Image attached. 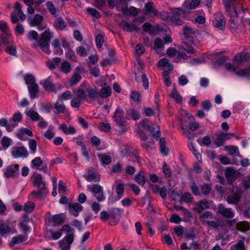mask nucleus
I'll list each match as a JSON object with an SVG mask.
<instances>
[{
	"label": "nucleus",
	"instance_id": "obj_45",
	"mask_svg": "<svg viewBox=\"0 0 250 250\" xmlns=\"http://www.w3.org/2000/svg\"><path fill=\"white\" fill-rule=\"evenodd\" d=\"M54 127L50 125L44 133V137L48 140H51L54 137Z\"/></svg>",
	"mask_w": 250,
	"mask_h": 250
},
{
	"label": "nucleus",
	"instance_id": "obj_7",
	"mask_svg": "<svg viewBox=\"0 0 250 250\" xmlns=\"http://www.w3.org/2000/svg\"><path fill=\"white\" fill-rule=\"evenodd\" d=\"M110 218L112 220L110 221L109 224L111 226L116 225L120 221L123 210L120 208H111L109 209Z\"/></svg>",
	"mask_w": 250,
	"mask_h": 250
},
{
	"label": "nucleus",
	"instance_id": "obj_27",
	"mask_svg": "<svg viewBox=\"0 0 250 250\" xmlns=\"http://www.w3.org/2000/svg\"><path fill=\"white\" fill-rule=\"evenodd\" d=\"M240 195L237 193L229 195L226 199V201L229 204L236 205L240 201Z\"/></svg>",
	"mask_w": 250,
	"mask_h": 250
},
{
	"label": "nucleus",
	"instance_id": "obj_26",
	"mask_svg": "<svg viewBox=\"0 0 250 250\" xmlns=\"http://www.w3.org/2000/svg\"><path fill=\"white\" fill-rule=\"evenodd\" d=\"M86 92L87 93V96L92 100H97L99 98V95L96 88H87Z\"/></svg>",
	"mask_w": 250,
	"mask_h": 250
},
{
	"label": "nucleus",
	"instance_id": "obj_62",
	"mask_svg": "<svg viewBox=\"0 0 250 250\" xmlns=\"http://www.w3.org/2000/svg\"><path fill=\"white\" fill-rule=\"evenodd\" d=\"M157 188H158V191H155V193L159 192L161 198L163 199H165L167 197V188L165 187H163L161 188L157 187Z\"/></svg>",
	"mask_w": 250,
	"mask_h": 250
},
{
	"label": "nucleus",
	"instance_id": "obj_13",
	"mask_svg": "<svg viewBox=\"0 0 250 250\" xmlns=\"http://www.w3.org/2000/svg\"><path fill=\"white\" fill-rule=\"evenodd\" d=\"M40 84L42 86L45 91H49L57 93V90L55 85L51 80V77H49L47 79L40 82Z\"/></svg>",
	"mask_w": 250,
	"mask_h": 250
},
{
	"label": "nucleus",
	"instance_id": "obj_17",
	"mask_svg": "<svg viewBox=\"0 0 250 250\" xmlns=\"http://www.w3.org/2000/svg\"><path fill=\"white\" fill-rule=\"evenodd\" d=\"M209 208V203L207 200H201L198 202L194 207V210L199 213H200L203 210Z\"/></svg>",
	"mask_w": 250,
	"mask_h": 250
},
{
	"label": "nucleus",
	"instance_id": "obj_42",
	"mask_svg": "<svg viewBox=\"0 0 250 250\" xmlns=\"http://www.w3.org/2000/svg\"><path fill=\"white\" fill-rule=\"evenodd\" d=\"M134 180L138 184L144 186L146 183V178L145 175L138 173L135 175Z\"/></svg>",
	"mask_w": 250,
	"mask_h": 250
},
{
	"label": "nucleus",
	"instance_id": "obj_4",
	"mask_svg": "<svg viewBox=\"0 0 250 250\" xmlns=\"http://www.w3.org/2000/svg\"><path fill=\"white\" fill-rule=\"evenodd\" d=\"M229 4V7L225 9L229 16L237 17L242 10L244 11L242 3L236 0H230Z\"/></svg>",
	"mask_w": 250,
	"mask_h": 250
},
{
	"label": "nucleus",
	"instance_id": "obj_60",
	"mask_svg": "<svg viewBox=\"0 0 250 250\" xmlns=\"http://www.w3.org/2000/svg\"><path fill=\"white\" fill-rule=\"evenodd\" d=\"M195 31L192 28L185 26L183 27V34L185 37H188L190 35H193L195 34Z\"/></svg>",
	"mask_w": 250,
	"mask_h": 250
},
{
	"label": "nucleus",
	"instance_id": "obj_19",
	"mask_svg": "<svg viewBox=\"0 0 250 250\" xmlns=\"http://www.w3.org/2000/svg\"><path fill=\"white\" fill-rule=\"evenodd\" d=\"M104 87L101 88L98 94L99 97L105 98L111 95V88L106 83H104Z\"/></svg>",
	"mask_w": 250,
	"mask_h": 250
},
{
	"label": "nucleus",
	"instance_id": "obj_16",
	"mask_svg": "<svg viewBox=\"0 0 250 250\" xmlns=\"http://www.w3.org/2000/svg\"><path fill=\"white\" fill-rule=\"evenodd\" d=\"M141 115L138 111L134 108H130L126 111L125 118L127 120L132 119L137 121L140 119Z\"/></svg>",
	"mask_w": 250,
	"mask_h": 250
},
{
	"label": "nucleus",
	"instance_id": "obj_24",
	"mask_svg": "<svg viewBox=\"0 0 250 250\" xmlns=\"http://www.w3.org/2000/svg\"><path fill=\"white\" fill-rule=\"evenodd\" d=\"M25 114L33 121L43 120L42 117H41L37 112L33 110L32 109H30L28 111H26Z\"/></svg>",
	"mask_w": 250,
	"mask_h": 250
},
{
	"label": "nucleus",
	"instance_id": "obj_6",
	"mask_svg": "<svg viewBox=\"0 0 250 250\" xmlns=\"http://www.w3.org/2000/svg\"><path fill=\"white\" fill-rule=\"evenodd\" d=\"M186 11L181 8H175L171 13L170 20L177 25H182L184 23L183 19Z\"/></svg>",
	"mask_w": 250,
	"mask_h": 250
},
{
	"label": "nucleus",
	"instance_id": "obj_25",
	"mask_svg": "<svg viewBox=\"0 0 250 250\" xmlns=\"http://www.w3.org/2000/svg\"><path fill=\"white\" fill-rule=\"evenodd\" d=\"M119 182L120 183H118L116 187V190L118 194V197L114 201H111L112 204H113L114 201L119 200L123 196L124 191V186L121 180H119Z\"/></svg>",
	"mask_w": 250,
	"mask_h": 250
},
{
	"label": "nucleus",
	"instance_id": "obj_50",
	"mask_svg": "<svg viewBox=\"0 0 250 250\" xmlns=\"http://www.w3.org/2000/svg\"><path fill=\"white\" fill-rule=\"evenodd\" d=\"M9 37L10 34L8 33V31L4 32H2L0 38L2 42V43L4 45H7V44L12 42L9 41Z\"/></svg>",
	"mask_w": 250,
	"mask_h": 250
},
{
	"label": "nucleus",
	"instance_id": "obj_23",
	"mask_svg": "<svg viewBox=\"0 0 250 250\" xmlns=\"http://www.w3.org/2000/svg\"><path fill=\"white\" fill-rule=\"evenodd\" d=\"M236 171L232 168H229L225 172V177L229 182H232L235 180Z\"/></svg>",
	"mask_w": 250,
	"mask_h": 250
},
{
	"label": "nucleus",
	"instance_id": "obj_46",
	"mask_svg": "<svg viewBox=\"0 0 250 250\" xmlns=\"http://www.w3.org/2000/svg\"><path fill=\"white\" fill-rule=\"evenodd\" d=\"M34 208V204L31 202H28L24 205L23 209L26 212L30 213L33 211Z\"/></svg>",
	"mask_w": 250,
	"mask_h": 250
},
{
	"label": "nucleus",
	"instance_id": "obj_1",
	"mask_svg": "<svg viewBox=\"0 0 250 250\" xmlns=\"http://www.w3.org/2000/svg\"><path fill=\"white\" fill-rule=\"evenodd\" d=\"M27 38L31 41H35L37 42L33 43L31 46L33 48L40 47L42 51L47 55L51 53L49 49V42L53 36L51 34L49 29H47L43 32L39 39L38 32L35 30H30L27 35Z\"/></svg>",
	"mask_w": 250,
	"mask_h": 250
},
{
	"label": "nucleus",
	"instance_id": "obj_8",
	"mask_svg": "<svg viewBox=\"0 0 250 250\" xmlns=\"http://www.w3.org/2000/svg\"><path fill=\"white\" fill-rule=\"evenodd\" d=\"M88 190L93 193L95 197L99 202L105 200L103 188L98 184H94L92 186H88Z\"/></svg>",
	"mask_w": 250,
	"mask_h": 250
},
{
	"label": "nucleus",
	"instance_id": "obj_38",
	"mask_svg": "<svg viewBox=\"0 0 250 250\" xmlns=\"http://www.w3.org/2000/svg\"><path fill=\"white\" fill-rule=\"evenodd\" d=\"M236 74L240 77L250 78V68L239 70L236 71Z\"/></svg>",
	"mask_w": 250,
	"mask_h": 250
},
{
	"label": "nucleus",
	"instance_id": "obj_55",
	"mask_svg": "<svg viewBox=\"0 0 250 250\" xmlns=\"http://www.w3.org/2000/svg\"><path fill=\"white\" fill-rule=\"evenodd\" d=\"M76 94L77 98L80 100H85L87 97L85 91L81 88L77 89Z\"/></svg>",
	"mask_w": 250,
	"mask_h": 250
},
{
	"label": "nucleus",
	"instance_id": "obj_54",
	"mask_svg": "<svg viewBox=\"0 0 250 250\" xmlns=\"http://www.w3.org/2000/svg\"><path fill=\"white\" fill-rule=\"evenodd\" d=\"M192 142V141H190L189 144L188 145L189 149L193 152V154L198 160L201 159V155L198 153L197 150L195 149V147Z\"/></svg>",
	"mask_w": 250,
	"mask_h": 250
},
{
	"label": "nucleus",
	"instance_id": "obj_39",
	"mask_svg": "<svg viewBox=\"0 0 250 250\" xmlns=\"http://www.w3.org/2000/svg\"><path fill=\"white\" fill-rule=\"evenodd\" d=\"M200 188L201 193H202L205 195H208L211 190V187L210 184L204 183L200 187Z\"/></svg>",
	"mask_w": 250,
	"mask_h": 250
},
{
	"label": "nucleus",
	"instance_id": "obj_61",
	"mask_svg": "<svg viewBox=\"0 0 250 250\" xmlns=\"http://www.w3.org/2000/svg\"><path fill=\"white\" fill-rule=\"evenodd\" d=\"M95 42L97 47L98 48H101L102 46L103 43L104 42V38L101 34H98L95 38Z\"/></svg>",
	"mask_w": 250,
	"mask_h": 250
},
{
	"label": "nucleus",
	"instance_id": "obj_14",
	"mask_svg": "<svg viewBox=\"0 0 250 250\" xmlns=\"http://www.w3.org/2000/svg\"><path fill=\"white\" fill-rule=\"evenodd\" d=\"M214 20L212 21L213 25L219 29H222L226 23L223 15L221 13H218L214 15Z\"/></svg>",
	"mask_w": 250,
	"mask_h": 250
},
{
	"label": "nucleus",
	"instance_id": "obj_33",
	"mask_svg": "<svg viewBox=\"0 0 250 250\" xmlns=\"http://www.w3.org/2000/svg\"><path fill=\"white\" fill-rule=\"evenodd\" d=\"M160 151L164 156L168 155V151L166 148V142L164 137L159 139Z\"/></svg>",
	"mask_w": 250,
	"mask_h": 250
},
{
	"label": "nucleus",
	"instance_id": "obj_58",
	"mask_svg": "<svg viewBox=\"0 0 250 250\" xmlns=\"http://www.w3.org/2000/svg\"><path fill=\"white\" fill-rule=\"evenodd\" d=\"M123 170V167L121 164L117 163L114 165L110 170V173H121Z\"/></svg>",
	"mask_w": 250,
	"mask_h": 250
},
{
	"label": "nucleus",
	"instance_id": "obj_28",
	"mask_svg": "<svg viewBox=\"0 0 250 250\" xmlns=\"http://www.w3.org/2000/svg\"><path fill=\"white\" fill-rule=\"evenodd\" d=\"M27 239V238L25 236L21 234L18 235L17 236L14 237L11 239V241L9 243V246L10 247H13L15 244L20 243L26 240Z\"/></svg>",
	"mask_w": 250,
	"mask_h": 250
},
{
	"label": "nucleus",
	"instance_id": "obj_43",
	"mask_svg": "<svg viewBox=\"0 0 250 250\" xmlns=\"http://www.w3.org/2000/svg\"><path fill=\"white\" fill-rule=\"evenodd\" d=\"M192 199V195L190 193L187 192L184 194H181L180 199L179 201L181 202H184L187 203L191 202Z\"/></svg>",
	"mask_w": 250,
	"mask_h": 250
},
{
	"label": "nucleus",
	"instance_id": "obj_12",
	"mask_svg": "<svg viewBox=\"0 0 250 250\" xmlns=\"http://www.w3.org/2000/svg\"><path fill=\"white\" fill-rule=\"evenodd\" d=\"M66 216L64 213H61L52 215L49 219V221L52 223L53 227L60 226L65 222Z\"/></svg>",
	"mask_w": 250,
	"mask_h": 250
},
{
	"label": "nucleus",
	"instance_id": "obj_5",
	"mask_svg": "<svg viewBox=\"0 0 250 250\" xmlns=\"http://www.w3.org/2000/svg\"><path fill=\"white\" fill-rule=\"evenodd\" d=\"M125 118V112L120 107H117L112 116V119L116 125L119 127H125L127 125V122Z\"/></svg>",
	"mask_w": 250,
	"mask_h": 250
},
{
	"label": "nucleus",
	"instance_id": "obj_48",
	"mask_svg": "<svg viewBox=\"0 0 250 250\" xmlns=\"http://www.w3.org/2000/svg\"><path fill=\"white\" fill-rule=\"evenodd\" d=\"M247 60L246 55L244 53L236 54L234 58V61L238 63H241Z\"/></svg>",
	"mask_w": 250,
	"mask_h": 250
},
{
	"label": "nucleus",
	"instance_id": "obj_49",
	"mask_svg": "<svg viewBox=\"0 0 250 250\" xmlns=\"http://www.w3.org/2000/svg\"><path fill=\"white\" fill-rule=\"evenodd\" d=\"M190 189L192 193L195 196H201V192L199 188L198 187L197 184L194 181L191 183L190 186Z\"/></svg>",
	"mask_w": 250,
	"mask_h": 250
},
{
	"label": "nucleus",
	"instance_id": "obj_63",
	"mask_svg": "<svg viewBox=\"0 0 250 250\" xmlns=\"http://www.w3.org/2000/svg\"><path fill=\"white\" fill-rule=\"evenodd\" d=\"M51 238L53 240H57L60 238L62 235V230L53 231L50 230Z\"/></svg>",
	"mask_w": 250,
	"mask_h": 250
},
{
	"label": "nucleus",
	"instance_id": "obj_40",
	"mask_svg": "<svg viewBox=\"0 0 250 250\" xmlns=\"http://www.w3.org/2000/svg\"><path fill=\"white\" fill-rule=\"evenodd\" d=\"M82 79L81 75L78 72L75 73L69 81V84L71 86L76 85Z\"/></svg>",
	"mask_w": 250,
	"mask_h": 250
},
{
	"label": "nucleus",
	"instance_id": "obj_37",
	"mask_svg": "<svg viewBox=\"0 0 250 250\" xmlns=\"http://www.w3.org/2000/svg\"><path fill=\"white\" fill-rule=\"evenodd\" d=\"M60 68L61 71L64 73L70 72L72 69L71 64L66 61L62 62Z\"/></svg>",
	"mask_w": 250,
	"mask_h": 250
},
{
	"label": "nucleus",
	"instance_id": "obj_10",
	"mask_svg": "<svg viewBox=\"0 0 250 250\" xmlns=\"http://www.w3.org/2000/svg\"><path fill=\"white\" fill-rule=\"evenodd\" d=\"M217 213L227 219H231L234 216L232 209L231 208H226L222 204L218 205Z\"/></svg>",
	"mask_w": 250,
	"mask_h": 250
},
{
	"label": "nucleus",
	"instance_id": "obj_3",
	"mask_svg": "<svg viewBox=\"0 0 250 250\" xmlns=\"http://www.w3.org/2000/svg\"><path fill=\"white\" fill-rule=\"evenodd\" d=\"M139 125H141L144 129L149 131L152 134L153 137L156 138L157 140L160 138L161 132L159 126L150 123L148 119L142 120Z\"/></svg>",
	"mask_w": 250,
	"mask_h": 250
},
{
	"label": "nucleus",
	"instance_id": "obj_22",
	"mask_svg": "<svg viewBox=\"0 0 250 250\" xmlns=\"http://www.w3.org/2000/svg\"><path fill=\"white\" fill-rule=\"evenodd\" d=\"M59 128L62 131L65 135H73L76 132L75 128L72 126L67 127V125L65 124L61 125Z\"/></svg>",
	"mask_w": 250,
	"mask_h": 250
},
{
	"label": "nucleus",
	"instance_id": "obj_35",
	"mask_svg": "<svg viewBox=\"0 0 250 250\" xmlns=\"http://www.w3.org/2000/svg\"><path fill=\"white\" fill-rule=\"evenodd\" d=\"M56 28L63 30L66 26V24L62 17H59L56 19L54 22Z\"/></svg>",
	"mask_w": 250,
	"mask_h": 250
},
{
	"label": "nucleus",
	"instance_id": "obj_51",
	"mask_svg": "<svg viewBox=\"0 0 250 250\" xmlns=\"http://www.w3.org/2000/svg\"><path fill=\"white\" fill-rule=\"evenodd\" d=\"M99 129L105 132H108L111 130V126L109 124L100 123L99 124Z\"/></svg>",
	"mask_w": 250,
	"mask_h": 250
},
{
	"label": "nucleus",
	"instance_id": "obj_11",
	"mask_svg": "<svg viewBox=\"0 0 250 250\" xmlns=\"http://www.w3.org/2000/svg\"><path fill=\"white\" fill-rule=\"evenodd\" d=\"M19 166L18 164L11 165L8 167L4 172V175L7 178L17 177L19 175Z\"/></svg>",
	"mask_w": 250,
	"mask_h": 250
},
{
	"label": "nucleus",
	"instance_id": "obj_64",
	"mask_svg": "<svg viewBox=\"0 0 250 250\" xmlns=\"http://www.w3.org/2000/svg\"><path fill=\"white\" fill-rule=\"evenodd\" d=\"M77 53L81 57H85L87 53L85 48L83 46H79L76 49Z\"/></svg>",
	"mask_w": 250,
	"mask_h": 250
},
{
	"label": "nucleus",
	"instance_id": "obj_18",
	"mask_svg": "<svg viewBox=\"0 0 250 250\" xmlns=\"http://www.w3.org/2000/svg\"><path fill=\"white\" fill-rule=\"evenodd\" d=\"M28 90L31 99L38 97L39 90L38 85L36 83L28 86Z\"/></svg>",
	"mask_w": 250,
	"mask_h": 250
},
{
	"label": "nucleus",
	"instance_id": "obj_44",
	"mask_svg": "<svg viewBox=\"0 0 250 250\" xmlns=\"http://www.w3.org/2000/svg\"><path fill=\"white\" fill-rule=\"evenodd\" d=\"M228 57L225 56H222L218 60H216L213 63V67L218 68L222 65L227 60Z\"/></svg>",
	"mask_w": 250,
	"mask_h": 250
},
{
	"label": "nucleus",
	"instance_id": "obj_21",
	"mask_svg": "<svg viewBox=\"0 0 250 250\" xmlns=\"http://www.w3.org/2000/svg\"><path fill=\"white\" fill-rule=\"evenodd\" d=\"M120 25L122 26V29L126 32H132L138 30L137 25L133 24H130L125 21H122L120 23Z\"/></svg>",
	"mask_w": 250,
	"mask_h": 250
},
{
	"label": "nucleus",
	"instance_id": "obj_2",
	"mask_svg": "<svg viewBox=\"0 0 250 250\" xmlns=\"http://www.w3.org/2000/svg\"><path fill=\"white\" fill-rule=\"evenodd\" d=\"M33 185L38 188L37 190L31 192V195L37 198H42L46 196L47 191L45 182L41 174L37 173L33 177Z\"/></svg>",
	"mask_w": 250,
	"mask_h": 250
},
{
	"label": "nucleus",
	"instance_id": "obj_15",
	"mask_svg": "<svg viewBox=\"0 0 250 250\" xmlns=\"http://www.w3.org/2000/svg\"><path fill=\"white\" fill-rule=\"evenodd\" d=\"M68 209L72 215L75 217H77L79 215V212L82 211L83 207L78 203H69L68 204Z\"/></svg>",
	"mask_w": 250,
	"mask_h": 250
},
{
	"label": "nucleus",
	"instance_id": "obj_53",
	"mask_svg": "<svg viewBox=\"0 0 250 250\" xmlns=\"http://www.w3.org/2000/svg\"><path fill=\"white\" fill-rule=\"evenodd\" d=\"M59 100L61 101L67 100L71 98L72 95L70 91L66 90L61 95L58 96Z\"/></svg>",
	"mask_w": 250,
	"mask_h": 250
},
{
	"label": "nucleus",
	"instance_id": "obj_36",
	"mask_svg": "<svg viewBox=\"0 0 250 250\" xmlns=\"http://www.w3.org/2000/svg\"><path fill=\"white\" fill-rule=\"evenodd\" d=\"M43 19V18L42 16L39 14H36L35 17L30 20L29 22L30 25L31 26L39 25L42 21Z\"/></svg>",
	"mask_w": 250,
	"mask_h": 250
},
{
	"label": "nucleus",
	"instance_id": "obj_30",
	"mask_svg": "<svg viewBox=\"0 0 250 250\" xmlns=\"http://www.w3.org/2000/svg\"><path fill=\"white\" fill-rule=\"evenodd\" d=\"M5 45L6 46V48H5V51L7 53L13 56H16L17 53L16 47L15 45H14L13 42Z\"/></svg>",
	"mask_w": 250,
	"mask_h": 250
},
{
	"label": "nucleus",
	"instance_id": "obj_57",
	"mask_svg": "<svg viewBox=\"0 0 250 250\" xmlns=\"http://www.w3.org/2000/svg\"><path fill=\"white\" fill-rule=\"evenodd\" d=\"M65 56L66 58L69 60H70L74 62H77L76 56L75 55L74 52L71 49H69L65 53Z\"/></svg>",
	"mask_w": 250,
	"mask_h": 250
},
{
	"label": "nucleus",
	"instance_id": "obj_31",
	"mask_svg": "<svg viewBox=\"0 0 250 250\" xmlns=\"http://www.w3.org/2000/svg\"><path fill=\"white\" fill-rule=\"evenodd\" d=\"M170 96L173 98L177 103L181 104L182 103V97L177 90L175 85H173V88Z\"/></svg>",
	"mask_w": 250,
	"mask_h": 250
},
{
	"label": "nucleus",
	"instance_id": "obj_29",
	"mask_svg": "<svg viewBox=\"0 0 250 250\" xmlns=\"http://www.w3.org/2000/svg\"><path fill=\"white\" fill-rule=\"evenodd\" d=\"M122 12L125 15L127 16H134L137 15L138 12L137 9L134 6H130L129 8L127 7H123L122 8Z\"/></svg>",
	"mask_w": 250,
	"mask_h": 250
},
{
	"label": "nucleus",
	"instance_id": "obj_52",
	"mask_svg": "<svg viewBox=\"0 0 250 250\" xmlns=\"http://www.w3.org/2000/svg\"><path fill=\"white\" fill-rule=\"evenodd\" d=\"M86 10L89 14L91 15L95 18L99 19L101 17V15L100 12L98 11L96 9L88 7L87 8Z\"/></svg>",
	"mask_w": 250,
	"mask_h": 250
},
{
	"label": "nucleus",
	"instance_id": "obj_32",
	"mask_svg": "<svg viewBox=\"0 0 250 250\" xmlns=\"http://www.w3.org/2000/svg\"><path fill=\"white\" fill-rule=\"evenodd\" d=\"M54 108L56 110L55 113L57 114L59 113H63L65 112V105L64 104L59 100L54 104Z\"/></svg>",
	"mask_w": 250,
	"mask_h": 250
},
{
	"label": "nucleus",
	"instance_id": "obj_47",
	"mask_svg": "<svg viewBox=\"0 0 250 250\" xmlns=\"http://www.w3.org/2000/svg\"><path fill=\"white\" fill-rule=\"evenodd\" d=\"M11 230V228L8 225H4L3 223H0V234L3 236L4 234L9 233Z\"/></svg>",
	"mask_w": 250,
	"mask_h": 250
},
{
	"label": "nucleus",
	"instance_id": "obj_20",
	"mask_svg": "<svg viewBox=\"0 0 250 250\" xmlns=\"http://www.w3.org/2000/svg\"><path fill=\"white\" fill-rule=\"evenodd\" d=\"M0 125L5 127L7 131L11 132L17 125V124L8 123L7 119L2 118L0 119Z\"/></svg>",
	"mask_w": 250,
	"mask_h": 250
},
{
	"label": "nucleus",
	"instance_id": "obj_41",
	"mask_svg": "<svg viewBox=\"0 0 250 250\" xmlns=\"http://www.w3.org/2000/svg\"><path fill=\"white\" fill-rule=\"evenodd\" d=\"M32 167L39 169L40 166L43 165V161L40 157H37L33 159L31 162Z\"/></svg>",
	"mask_w": 250,
	"mask_h": 250
},
{
	"label": "nucleus",
	"instance_id": "obj_34",
	"mask_svg": "<svg viewBox=\"0 0 250 250\" xmlns=\"http://www.w3.org/2000/svg\"><path fill=\"white\" fill-rule=\"evenodd\" d=\"M88 182H98L100 180V175L95 172H92L88 174H84L83 176Z\"/></svg>",
	"mask_w": 250,
	"mask_h": 250
},
{
	"label": "nucleus",
	"instance_id": "obj_9",
	"mask_svg": "<svg viewBox=\"0 0 250 250\" xmlns=\"http://www.w3.org/2000/svg\"><path fill=\"white\" fill-rule=\"evenodd\" d=\"M11 155L15 158H25L28 156V152L24 146L14 147L11 151Z\"/></svg>",
	"mask_w": 250,
	"mask_h": 250
},
{
	"label": "nucleus",
	"instance_id": "obj_59",
	"mask_svg": "<svg viewBox=\"0 0 250 250\" xmlns=\"http://www.w3.org/2000/svg\"><path fill=\"white\" fill-rule=\"evenodd\" d=\"M22 114L20 112H18L13 114L12 118L9 120V122L11 121L14 122H20L22 120Z\"/></svg>",
	"mask_w": 250,
	"mask_h": 250
},
{
	"label": "nucleus",
	"instance_id": "obj_56",
	"mask_svg": "<svg viewBox=\"0 0 250 250\" xmlns=\"http://www.w3.org/2000/svg\"><path fill=\"white\" fill-rule=\"evenodd\" d=\"M25 83L29 86L36 83L35 77L31 74L27 75L24 77Z\"/></svg>",
	"mask_w": 250,
	"mask_h": 250
}]
</instances>
